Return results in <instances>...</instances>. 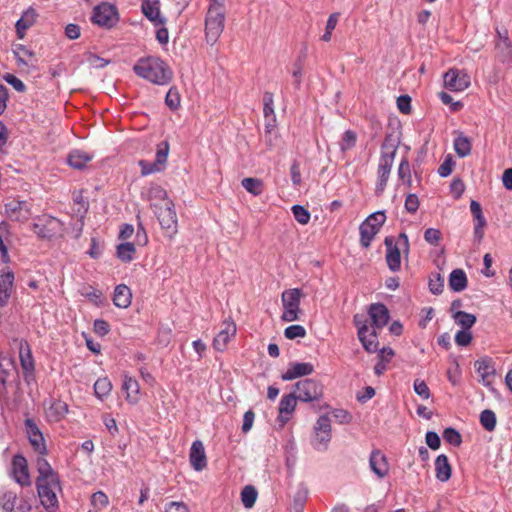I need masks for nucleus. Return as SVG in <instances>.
Listing matches in <instances>:
<instances>
[{"instance_id":"1","label":"nucleus","mask_w":512,"mask_h":512,"mask_svg":"<svg viewBox=\"0 0 512 512\" xmlns=\"http://www.w3.org/2000/svg\"><path fill=\"white\" fill-rule=\"evenodd\" d=\"M225 7L208 6L205 16L206 42L214 45L222 34L225 26Z\"/></svg>"},{"instance_id":"2","label":"nucleus","mask_w":512,"mask_h":512,"mask_svg":"<svg viewBox=\"0 0 512 512\" xmlns=\"http://www.w3.org/2000/svg\"><path fill=\"white\" fill-rule=\"evenodd\" d=\"M302 296V290L299 288L287 289L282 293L281 301L284 308L281 316L282 321L293 322L298 320Z\"/></svg>"},{"instance_id":"3","label":"nucleus","mask_w":512,"mask_h":512,"mask_svg":"<svg viewBox=\"0 0 512 512\" xmlns=\"http://www.w3.org/2000/svg\"><path fill=\"white\" fill-rule=\"evenodd\" d=\"M331 438V420L328 415H321L314 425L311 445L317 451H324Z\"/></svg>"},{"instance_id":"4","label":"nucleus","mask_w":512,"mask_h":512,"mask_svg":"<svg viewBox=\"0 0 512 512\" xmlns=\"http://www.w3.org/2000/svg\"><path fill=\"white\" fill-rule=\"evenodd\" d=\"M294 392L301 402L318 401L323 396V385L315 379H304L294 385Z\"/></svg>"},{"instance_id":"5","label":"nucleus","mask_w":512,"mask_h":512,"mask_svg":"<svg viewBox=\"0 0 512 512\" xmlns=\"http://www.w3.org/2000/svg\"><path fill=\"white\" fill-rule=\"evenodd\" d=\"M134 72L152 83L159 84L160 59L158 57L140 58L133 67Z\"/></svg>"},{"instance_id":"6","label":"nucleus","mask_w":512,"mask_h":512,"mask_svg":"<svg viewBox=\"0 0 512 512\" xmlns=\"http://www.w3.org/2000/svg\"><path fill=\"white\" fill-rule=\"evenodd\" d=\"M38 496L41 504L48 512H56L58 509V499L56 492L61 490L60 481H50L47 483H36Z\"/></svg>"},{"instance_id":"7","label":"nucleus","mask_w":512,"mask_h":512,"mask_svg":"<svg viewBox=\"0 0 512 512\" xmlns=\"http://www.w3.org/2000/svg\"><path fill=\"white\" fill-rule=\"evenodd\" d=\"M162 236L171 239L178 231L177 215L173 202L162 191Z\"/></svg>"},{"instance_id":"8","label":"nucleus","mask_w":512,"mask_h":512,"mask_svg":"<svg viewBox=\"0 0 512 512\" xmlns=\"http://www.w3.org/2000/svg\"><path fill=\"white\" fill-rule=\"evenodd\" d=\"M91 21L100 27H113L118 21L116 7L108 2L98 4L93 9Z\"/></svg>"},{"instance_id":"9","label":"nucleus","mask_w":512,"mask_h":512,"mask_svg":"<svg viewBox=\"0 0 512 512\" xmlns=\"http://www.w3.org/2000/svg\"><path fill=\"white\" fill-rule=\"evenodd\" d=\"M33 232L41 239H51L62 230V223L57 218L44 216L32 225Z\"/></svg>"},{"instance_id":"10","label":"nucleus","mask_w":512,"mask_h":512,"mask_svg":"<svg viewBox=\"0 0 512 512\" xmlns=\"http://www.w3.org/2000/svg\"><path fill=\"white\" fill-rule=\"evenodd\" d=\"M394 158L391 154H381L379 158L378 168H377V182L375 193L376 195H381L387 185V182L390 177V173L393 167Z\"/></svg>"},{"instance_id":"11","label":"nucleus","mask_w":512,"mask_h":512,"mask_svg":"<svg viewBox=\"0 0 512 512\" xmlns=\"http://www.w3.org/2000/svg\"><path fill=\"white\" fill-rule=\"evenodd\" d=\"M444 85L451 91L460 92L470 85V76L459 69H449L443 76Z\"/></svg>"},{"instance_id":"12","label":"nucleus","mask_w":512,"mask_h":512,"mask_svg":"<svg viewBox=\"0 0 512 512\" xmlns=\"http://www.w3.org/2000/svg\"><path fill=\"white\" fill-rule=\"evenodd\" d=\"M24 423L31 446L40 455H45L47 453V448L43 434L38 425L31 418H27Z\"/></svg>"},{"instance_id":"13","label":"nucleus","mask_w":512,"mask_h":512,"mask_svg":"<svg viewBox=\"0 0 512 512\" xmlns=\"http://www.w3.org/2000/svg\"><path fill=\"white\" fill-rule=\"evenodd\" d=\"M5 212L13 221L24 222L31 215L30 206L27 201L11 200L5 204Z\"/></svg>"},{"instance_id":"14","label":"nucleus","mask_w":512,"mask_h":512,"mask_svg":"<svg viewBox=\"0 0 512 512\" xmlns=\"http://www.w3.org/2000/svg\"><path fill=\"white\" fill-rule=\"evenodd\" d=\"M0 505L5 512H29L31 509L26 500L18 498L11 491H7L2 495Z\"/></svg>"},{"instance_id":"15","label":"nucleus","mask_w":512,"mask_h":512,"mask_svg":"<svg viewBox=\"0 0 512 512\" xmlns=\"http://www.w3.org/2000/svg\"><path fill=\"white\" fill-rule=\"evenodd\" d=\"M141 10L145 17L155 25V38L160 43V1L142 0Z\"/></svg>"},{"instance_id":"16","label":"nucleus","mask_w":512,"mask_h":512,"mask_svg":"<svg viewBox=\"0 0 512 512\" xmlns=\"http://www.w3.org/2000/svg\"><path fill=\"white\" fill-rule=\"evenodd\" d=\"M12 474L15 481L21 486L31 484L27 460L24 456L17 454L12 459Z\"/></svg>"},{"instance_id":"17","label":"nucleus","mask_w":512,"mask_h":512,"mask_svg":"<svg viewBox=\"0 0 512 512\" xmlns=\"http://www.w3.org/2000/svg\"><path fill=\"white\" fill-rule=\"evenodd\" d=\"M384 244L386 246V263L388 268L392 272H397L401 268V252L400 248L395 243V239L393 236H387L384 239Z\"/></svg>"},{"instance_id":"18","label":"nucleus","mask_w":512,"mask_h":512,"mask_svg":"<svg viewBox=\"0 0 512 512\" xmlns=\"http://www.w3.org/2000/svg\"><path fill=\"white\" fill-rule=\"evenodd\" d=\"M314 372L313 364L309 362H291L287 370L281 375L283 381H291L296 378L308 376Z\"/></svg>"},{"instance_id":"19","label":"nucleus","mask_w":512,"mask_h":512,"mask_svg":"<svg viewBox=\"0 0 512 512\" xmlns=\"http://www.w3.org/2000/svg\"><path fill=\"white\" fill-rule=\"evenodd\" d=\"M189 461L195 471H202L207 466L205 448L201 440H195L190 448Z\"/></svg>"},{"instance_id":"20","label":"nucleus","mask_w":512,"mask_h":512,"mask_svg":"<svg viewBox=\"0 0 512 512\" xmlns=\"http://www.w3.org/2000/svg\"><path fill=\"white\" fill-rule=\"evenodd\" d=\"M369 467L379 478H384L389 472L386 456L378 449L373 450L369 457Z\"/></svg>"},{"instance_id":"21","label":"nucleus","mask_w":512,"mask_h":512,"mask_svg":"<svg viewBox=\"0 0 512 512\" xmlns=\"http://www.w3.org/2000/svg\"><path fill=\"white\" fill-rule=\"evenodd\" d=\"M369 316L372 326L377 329L383 328L389 321V311L382 303H374L370 305Z\"/></svg>"},{"instance_id":"22","label":"nucleus","mask_w":512,"mask_h":512,"mask_svg":"<svg viewBox=\"0 0 512 512\" xmlns=\"http://www.w3.org/2000/svg\"><path fill=\"white\" fill-rule=\"evenodd\" d=\"M297 401H299V399L294 391L282 396L279 403V418L283 423L290 420V416L295 410Z\"/></svg>"},{"instance_id":"23","label":"nucleus","mask_w":512,"mask_h":512,"mask_svg":"<svg viewBox=\"0 0 512 512\" xmlns=\"http://www.w3.org/2000/svg\"><path fill=\"white\" fill-rule=\"evenodd\" d=\"M19 359L24 373L26 375L32 374L35 370L34 359L30 345L25 340H21L19 343Z\"/></svg>"},{"instance_id":"24","label":"nucleus","mask_w":512,"mask_h":512,"mask_svg":"<svg viewBox=\"0 0 512 512\" xmlns=\"http://www.w3.org/2000/svg\"><path fill=\"white\" fill-rule=\"evenodd\" d=\"M357 335H358V339L359 341L361 342L363 348L368 352V353H375L377 350H378V335L375 331V329L373 330H369V328H360V331L357 332Z\"/></svg>"},{"instance_id":"25","label":"nucleus","mask_w":512,"mask_h":512,"mask_svg":"<svg viewBox=\"0 0 512 512\" xmlns=\"http://www.w3.org/2000/svg\"><path fill=\"white\" fill-rule=\"evenodd\" d=\"M37 13L32 7L23 12L22 16L16 22V33L19 39H23L26 31L36 22Z\"/></svg>"},{"instance_id":"26","label":"nucleus","mask_w":512,"mask_h":512,"mask_svg":"<svg viewBox=\"0 0 512 512\" xmlns=\"http://www.w3.org/2000/svg\"><path fill=\"white\" fill-rule=\"evenodd\" d=\"M68 413V405L62 400L53 399L46 408V417L50 422H59Z\"/></svg>"},{"instance_id":"27","label":"nucleus","mask_w":512,"mask_h":512,"mask_svg":"<svg viewBox=\"0 0 512 512\" xmlns=\"http://www.w3.org/2000/svg\"><path fill=\"white\" fill-rule=\"evenodd\" d=\"M435 477L440 482H447L452 475V466L445 454H440L435 459Z\"/></svg>"},{"instance_id":"28","label":"nucleus","mask_w":512,"mask_h":512,"mask_svg":"<svg viewBox=\"0 0 512 512\" xmlns=\"http://www.w3.org/2000/svg\"><path fill=\"white\" fill-rule=\"evenodd\" d=\"M42 456L43 455L37 459V470L39 472V476L36 480V483H47L50 481L59 480L57 473L53 471L48 461Z\"/></svg>"},{"instance_id":"29","label":"nucleus","mask_w":512,"mask_h":512,"mask_svg":"<svg viewBox=\"0 0 512 512\" xmlns=\"http://www.w3.org/2000/svg\"><path fill=\"white\" fill-rule=\"evenodd\" d=\"M236 333V326L234 323H227L226 327L222 329L213 340V347L217 351H224L230 338Z\"/></svg>"},{"instance_id":"30","label":"nucleus","mask_w":512,"mask_h":512,"mask_svg":"<svg viewBox=\"0 0 512 512\" xmlns=\"http://www.w3.org/2000/svg\"><path fill=\"white\" fill-rule=\"evenodd\" d=\"M379 231L380 229L378 227L372 225L369 221L364 220L359 227L360 245L363 248H369L371 242Z\"/></svg>"},{"instance_id":"31","label":"nucleus","mask_w":512,"mask_h":512,"mask_svg":"<svg viewBox=\"0 0 512 512\" xmlns=\"http://www.w3.org/2000/svg\"><path fill=\"white\" fill-rule=\"evenodd\" d=\"M10 226L7 222L0 223V258L3 263H8L10 257L8 254V244L10 242Z\"/></svg>"},{"instance_id":"32","label":"nucleus","mask_w":512,"mask_h":512,"mask_svg":"<svg viewBox=\"0 0 512 512\" xmlns=\"http://www.w3.org/2000/svg\"><path fill=\"white\" fill-rule=\"evenodd\" d=\"M132 293L128 286L120 284L115 287L113 303L119 308H127L131 304Z\"/></svg>"},{"instance_id":"33","label":"nucleus","mask_w":512,"mask_h":512,"mask_svg":"<svg viewBox=\"0 0 512 512\" xmlns=\"http://www.w3.org/2000/svg\"><path fill=\"white\" fill-rule=\"evenodd\" d=\"M449 287L454 292H461L467 287V276L462 269H454L450 273Z\"/></svg>"},{"instance_id":"34","label":"nucleus","mask_w":512,"mask_h":512,"mask_svg":"<svg viewBox=\"0 0 512 512\" xmlns=\"http://www.w3.org/2000/svg\"><path fill=\"white\" fill-rule=\"evenodd\" d=\"M92 160V155L81 151V150H73L70 152L67 158L68 164L75 169H83L86 164Z\"/></svg>"},{"instance_id":"35","label":"nucleus","mask_w":512,"mask_h":512,"mask_svg":"<svg viewBox=\"0 0 512 512\" xmlns=\"http://www.w3.org/2000/svg\"><path fill=\"white\" fill-rule=\"evenodd\" d=\"M495 47L502 62L509 61L512 58V43L508 38V32L506 29H504L503 39L497 40Z\"/></svg>"},{"instance_id":"36","label":"nucleus","mask_w":512,"mask_h":512,"mask_svg":"<svg viewBox=\"0 0 512 512\" xmlns=\"http://www.w3.org/2000/svg\"><path fill=\"white\" fill-rule=\"evenodd\" d=\"M122 390L125 391V393H126L127 401H129L130 403L137 402L138 393H139V384L135 379L125 375L123 384H122Z\"/></svg>"},{"instance_id":"37","label":"nucleus","mask_w":512,"mask_h":512,"mask_svg":"<svg viewBox=\"0 0 512 512\" xmlns=\"http://www.w3.org/2000/svg\"><path fill=\"white\" fill-rule=\"evenodd\" d=\"M15 371L14 360L7 355H0V383L5 387L8 378Z\"/></svg>"},{"instance_id":"38","label":"nucleus","mask_w":512,"mask_h":512,"mask_svg":"<svg viewBox=\"0 0 512 512\" xmlns=\"http://www.w3.org/2000/svg\"><path fill=\"white\" fill-rule=\"evenodd\" d=\"M160 145H156L155 159L153 162L147 160H139L138 165L141 168V175L147 176L160 170Z\"/></svg>"},{"instance_id":"39","label":"nucleus","mask_w":512,"mask_h":512,"mask_svg":"<svg viewBox=\"0 0 512 512\" xmlns=\"http://www.w3.org/2000/svg\"><path fill=\"white\" fill-rule=\"evenodd\" d=\"M399 143L400 139L395 133H387L381 145V154H392L395 159Z\"/></svg>"},{"instance_id":"40","label":"nucleus","mask_w":512,"mask_h":512,"mask_svg":"<svg viewBox=\"0 0 512 512\" xmlns=\"http://www.w3.org/2000/svg\"><path fill=\"white\" fill-rule=\"evenodd\" d=\"M453 145L456 154L461 158H464L471 153L472 145L470 139L463 134L458 135L454 139Z\"/></svg>"},{"instance_id":"41","label":"nucleus","mask_w":512,"mask_h":512,"mask_svg":"<svg viewBox=\"0 0 512 512\" xmlns=\"http://www.w3.org/2000/svg\"><path fill=\"white\" fill-rule=\"evenodd\" d=\"M474 367L476 372L479 373L483 379L487 378L489 375L495 374V368L493 366L492 359L489 357L476 360Z\"/></svg>"},{"instance_id":"42","label":"nucleus","mask_w":512,"mask_h":512,"mask_svg":"<svg viewBox=\"0 0 512 512\" xmlns=\"http://www.w3.org/2000/svg\"><path fill=\"white\" fill-rule=\"evenodd\" d=\"M242 187L254 196L262 194L264 190V184L261 179L247 177L241 181Z\"/></svg>"},{"instance_id":"43","label":"nucleus","mask_w":512,"mask_h":512,"mask_svg":"<svg viewBox=\"0 0 512 512\" xmlns=\"http://www.w3.org/2000/svg\"><path fill=\"white\" fill-rule=\"evenodd\" d=\"M455 322L464 330H470L476 323V316L465 311H456L453 314Z\"/></svg>"},{"instance_id":"44","label":"nucleus","mask_w":512,"mask_h":512,"mask_svg":"<svg viewBox=\"0 0 512 512\" xmlns=\"http://www.w3.org/2000/svg\"><path fill=\"white\" fill-rule=\"evenodd\" d=\"M479 421L486 431L492 432L497 424L496 414L490 409H485L480 413Z\"/></svg>"},{"instance_id":"45","label":"nucleus","mask_w":512,"mask_h":512,"mask_svg":"<svg viewBox=\"0 0 512 512\" xmlns=\"http://www.w3.org/2000/svg\"><path fill=\"white\" fill-rule=\"evenodd\" d=\"M258 492L252 485L245 486L241 491V501L245 508H252L257 500Z\"/></svg>"},{"instance_id":"46","label":"nucleus","mask_w":512,"mask_h":512,"mask_svg":"<svg viewBox=\"0 0 512 512\" xmlns=\"http://www.w3.org/2000/svg\"><path fill=\"white\" fill-rule=\"evenodd\" d=\"M136 252L132 243H121L117 246L116 255L122 262H130Z\"/></svg>"},{"instance_id":"47","label":"nucleus","mask_w":512,"mask_h":512,"mask_svg":"<svg viewBox=\"0 0 512 512\" xmlns=\"http://www.w3.org/2000/svg\"><path fill=\"white\" fill-rule=\"evenodd\" d=\"M165 105L171 110L176 111L181 105V96L178 89L174 86L170 87L165 95Z\"/></svg>"},{"instance_id":"48","label":"nucleus","mask_w":512,"mask_h":512,"mask_svg":"<svg viewBox=\"0 0 512 512\" xmlns=\"http://www.w3.org/2000/svg\"><path fill=\"white\" fill-rule=\"evenodd\" d=\"M307 497V489L300 486L293 497L292 509L294 512H303Z\"/></svg>"},{"instance_id":"49","label":"nucleus","mask_w":512,"mask_h":512,"mask_svg":"<svg viewBox=\"0 0 512 512\" xmlns=\"http://www.w3.org/2000/svg\"><path fill=\"white\" fill-rule=\"evenodd\" d=\"M112 384L107 377L99 378L94 384L95 395L99 399H103L111 392Z\"/></svg>"},{"instance_id":"50","label":"nucleus","mask_w":512,"mask_h":512,"mask_svg":"<svg viewBox=\"0 0 512 512\" xmlns=\"http://www.w3.org/2000/svg\"><path fill=\"white\" fill-rule=\"evenodd\" d=\"M263 114L265 118L271 117L273 122L276 121L274 113V96L273 93L266 91L263 95Z\"/></svg>"},{"instance_id":"51","label":"nucleus","mask_w":512,"mask_h":512,"mask_svg":"<svg viewBox=\"0 0 512 512\" xmlns=\"http://www.w3.org/2000/svg\"><path fill=\"white\" fill-rule=\"evenodd\" d=\"M443 439L454 447H459L462 444V436L460 432L453 427L444 429Z\"/></svg>"},{"instance_id":"52","label":"nucleus","mask_w":512,"mask_h":512,"mask_svg":"<svg viewBox=\"0 0 512 512\" xmlns=\"http://www.w3.org/2000/svg\"><path fill=\"white\" fill-rule=\"evenodd\" d=\"M428 287L429 291L434 295H439L443 292L444 278L440 273H433L429 277Z\"/></svg>"},{"instance_id":"53","label":"nucleus","mask_w":512,"mask_h":512,"mask_svg":"<svg viewBox=\"0 0 512 512\" xmlns=\"http://www.w3.org/2000/svg\"><path fill=\"white\" fill-rule=\"evenodd\" d=\"M291 211L295 220L300 224L305 225L310 221L311 214L308 209L302 205H293Z\"/></svg>"},{"instance_id":"54","label":"nucleus","mask_w":512,"mask_h":512,"mask_svg":"<svg viewBox=\"0 0 512 512\" xmlns=\"http://www.w3.org/2000/svg\"><path fill=\"white\" fill-rule=\"evenodd\" d=\"M284 336L289 340L304 338L306 336V329L299 324L290 325L285 328Z\"/></svg>"},{"instance_id":"55","label":"nucleus","mask_w":512,"mask_h":512,"mask_svg":"<svg viewBox=\"0 0 512 512\" xmlns=\"http://www.w3.org/2000/svg\"><path fill=\"white\" fill-rule=\"evenodd\" d=\"M73 201L78 206L76 212L84 217L89 209V202L84 198L82 191H75L73 193Z\"/></svg>"},{"instance_id":"56","label":"nucleus","mask_w":512,"mask_h":512,"mask_svg":"<svg viewBox=\"0 0 512 512\" xmlns=\"http://www.w3.org/2000/svg\"><path fill=\"white\" fill-rule=\"evenodd\" d=\"M339 18V13H332L327 20L325 33L322 35L321 40L329 42L332 37V32L335 29Z\"/></svg>"},{"instance_id":"57","label":"nucleus","mask_w":512,"mask_h":512,"mask_svg":"<svg viewBox=\"0 0 512 512\" xmlns=\"http://www.w3.org/2000/svg\"><path fill=\"white\" fill-rule=\"evenodd\" d=\"M439 98L443 104L450 106L451 112H458L464 107V104L462 102L454 101L452 96L450 94H448L447 92H444V91L440 92Z\"/></svg>"},{"instance_id":"58","label":"nucleus","mask_w":512,"mask_h":512,"mask_svg":"<svg viewBox=\"0 0 512 512\" xmlns=\"http://www.w3.org/2000/svg\"><path fill=\"white\" fill-rule=\"evenodd\" d=\"M357 141V135L352 130H347L343 133L342 141L340 144V148L342 151L349 150L353 148Z\"/></svg>"},{"instance_id":"59","label":"nucleus","mask_w":512,"mask_h":512,"mask_svg":"<svg viewBox=\"0 0 512 512\" xmlns=\"http://www.w3.org/2000/svg\"><path fill=\"white\" fill-rule=\"evenodd\" d=\"M414 392L422 399H429L431 396L430 389L426 382L421 379H416L413 383Z\"/></svg>"},{"instance_id":"60","label":"nucleus","mask_w":512,"mask_h":512,"mask_svg":"<svg viewBox=\"0 0 512 512\" xmlns=\"http://www.w3.org/2000/svg\"><path fill=\"white\" fill-rule=\"evenodd\" d=\"M419 205V198L415 193H409L406 196L404 207L408 213L415 214L419 208Z\"/></svg>"},{"instance_id":"61","label":"nucleus","mask_w":512,"mask_h":512,"mask_svg":"<svg viewBox=\"0 0 512 512\" xmlns=\"http://www.w3.org/2000/svg\"><path fill=\"white\" fill-rule=\"evenodd\" d=\"M424 240L433 246H437L441 240V231L436 228H428L424 232Z\"/></svg>"},{"instance_id":"62","label":"nucleus","mask_w":512,"mask_h":512,"mask_svg":"<svg viewBox=\"0 0 512 512\" xmlns=\"http://www.w3.org/2000/svg\"><path fill=\"white\" fill-rule=\"evenodd\" d=\"M472 338L470 330L461 329L455 335V342L458 346L465 347L471 343Z\"/></svg>"},{"instance_id":"63","label":"nucleus","mask_w":512,"mask_h":512,"mask_svg":"<svg viewBox=\"0 0 512 512\" xmlns=\"http://www.w3.org/2000/svg\"><path fill=\"white\" fill-rule=\"evenodd\" d=\"M455 162L453 161L451 156H447L443 163L438 168V174L440 177H448L453 170Z\"/></svg>"},{"instance_id":"64","label":"nucleus","mask_w":512,"mask_h":512,"mask_svg":"<svg viewBox=\"0 0 512 512\" xmlns=\"http://www.w3.org/2000/svg\"><path fill=\"white\" fill-rule=\"evenodd\" d=\"M425 442L432 450H437L441 446L440 436L435 431H428L425 435Z\"/></svg>"}]
</instances>
